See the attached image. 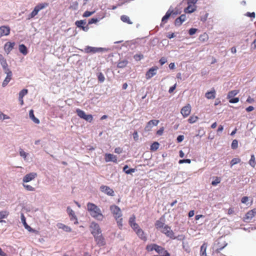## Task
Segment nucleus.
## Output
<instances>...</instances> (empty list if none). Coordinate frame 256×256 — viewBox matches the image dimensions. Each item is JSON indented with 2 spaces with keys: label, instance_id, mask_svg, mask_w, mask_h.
Segmentation results:
<instances>
[{
  "label": "nucleus",
  "instance_id": "nucleus-23",
  "mask_svg": "<svg viewBox=\"0 0 256 256\" xmlns=\"http://www.w3.org/2000/svg\"><path fill=\"white\" fill-rule=\"evenodd\" d=\"M136 233L138 235V236L140 238L141 240H143L144 241H146L147 240V238L144 232V230L140 228L139 229L137 230L136 232Z\"/></svg>",
  "mask_w": 256,
  "mask_h": 256
},
{
  "label": "nucleus",
  "instance_id": "nucleus-11",
  "mask_svg": "<svg viewBox=\"0 0 256 256\" xmlns=\"http://www.w3.org/2000/svg\"><path fill=\"white\" fill-rule=\"evenodd\" d=\"M94 240L96 242L97 245L99 246H102L106 244V242L104 238L102 236V234L94 236Z\"/></svg>",
  "mask_w": 256,
  "mask_h": 256
},
{
  "label": "nucleus",
  "instance_id": "nucleus-31",
  "mask_svg": "<svg viewBox=\"0 0 256 256\" xmlns=\"http://www.w3.org/2000/svg\"><path fill=\"white\" fill-rule=\"evenodd\" d=\"M157 246H158V244H148L146 246V250L148 252H152L154 250L156 251Z\"/></svg>",
  "mask_w": 256,
  "mask_h": 256
},
{
  "label": "nucleus",
  "instance_id": "nucleus-40",
  "mask_svg": "<svg viewBox=\"0 0 256 256\" xmlns=\"http://www.w3.org/2000/svg\"><path fill=\"white\" fill-rule=\"evenodd\" d=\"M198 117L197 116H192L189 118L188 119V122L190 124H193L197 121L198 120Z\"/></svg>",
  "mask_w": 256,
  "mask_h": 256
},
{
  "label": "nucleus",
  "instance_id": "nucleus-51",
  "mask_svg": "<svg viewBox=\"0 0 256 256\" xmlns=\"http://www.w3.org/2000/svg\"><path fill=\"white\" fill-rule=\"evenodd\" d=\"M98 21V19L97 18H92L90 20H89L88 24H96Z\"/></svg>",
  "mask_w": 256,
  "mask_h": 256
},
{
  "label": "nucleus",
  "instance_id": "nucleus-38",
  "mask_svg": "<svg viewBox=\"0 0 256 256\" xmlns=\"http://www.w3.org/2000/svg\"><path fill=\"white\" fill-rule=\"evenodd\" d=\"M159 144L158 142H154L150 146V150L153 151H156L159 148Z\"/></svg>",
  "mask_w": 256,
  "mask_h": 256
},
{
  "label": "nucleus",
  "instance_id": "nucleus-62",
  "mask_svg": "<svg viewBox=\"0 0 256 256\" xmlns=\"http://www.w3.org/2000/svg\"><path fill=\"white\" fill-rule=\"evenodd\" d=\"M166 62V60L164 58H162L160 60V63L162 66Z\"/></svg>",
  "mask_w": 256,
  "mask_h": 256
},
{
  "label": "nucleus",
  "instance_id": "nucleus-14",
  "mask_svg": "<svg viewBox=\"0 0 256 256\" xmlns=\"http://www.w3.org/2000/svg\"><path fill=\"white\" fill-rule=\"evenodd\" d=\"M37 176V174L36 172H30L26 174L22 178V182H28L33 180H34Z\"/></svg>",
  "mask_w": 256,
  "mask_h": 256
},
{
  "label": "nucleus",
  "instance_id": "nucleus-43",
  "mask_svg": "<svg viewBox=\"0 0 256 256\" xmlns=\"http://www.w3.org/2000/svg\"><path fill=\"white\" fill-rule=\"evenodd\" d=\"M128 223L130 226L136 223V216L132 214L129 218Z\"/></svg>",
  "mask_w": 256,
  "mask_h": 256
},
{
  "label": "nucleus",
  "instance_id": "nucleus-48",
  "mask_svg": "<svg viewBox=\"0 0 256 256\" xmlns=\"http://www.w3.org/2000/svg\"><path fill=\"white\" fill-rule=\"evenodd\" d=\"M134 58L136 61H140L144 58V56L142 54H136L134 56Z\"/></svg>",
  "mask_w": 256,
  "mask_h": 256
},
{
  "label": "nucleus",
  "instance_id": "nucleus-45",
  "mask_svg": "<svg viewBox=\"0 0 256 256\" xmlns=\"http://www.w3.org/2000/svg\"><path fill=\"white\" fill-rule=\"evenodd\" d=\"M231 147L232 149L235 150L238 147V142L236 140H232Z\"/></svg>",
  "mask_w": 256,
  "mask_h": 256
},
{
  "label": "nucleus",
  "instance_id": "nucleus-26",
  "mask_svg": "<svg viewBox=\"0 0 256 256\" xmlns=\"http://www.w3.org/2000/svg\"><path fill=\"white\" fill-rule=\"evenodd\" d=\"M5 73L6 74L7 76L2 83V86L4 87L8 84V82L11 80V77L12 76V72L10 70L5 72Z\"/></svg>",
  "mask_w": 256,
  "mask_h": 256
},
{
  "label": "nucleus",
  "instance_id": "nucleus-3",
  "mask_svg": "<svg viewBox=\"0 0 256 256\" xmlns=\"http://www.w3.org/2000/svg\"><path fill=\"white\" fill-rule=\"evenodd\" d=\"M110 210L115 218L118 226L120 228L122 226V213L120 208L116 205H112L110 206Z\"/></svg>",
  "mask_w": 256,
  "mask_h": 256
},
{
  "label": "nucleus",
  "instance_id": "nucleus-27",
  "mask_svg": "<svg viewBox=\"0 0 256 256\" xmlns=\"http://www.w3.org/2000/svg\"><path fill=\"white\" fill-rule=\"evenodd\" d=\"M206 97L208 99H214L216 98V90L213 88L210 91L208 92L205 94Z\"/></svg>",
  "mask_w": 256,
  "mask_h": 256
},
{
  "label": "nucleus",
  "instance_id": "nucleus-39",
  "mask_svg": "<svg viewBox=\"0 0 256 256\" xmlns=\"http://www.w3.org/2000/svg\"><path fill=\"white\" fill-rule=\"evenodd\" d=\"M9 214V212L6 210L0 212V220L6 218Z\"/></svg>",
  "mask_w": 256,
  "mask_h": 256
},
{
  "label": "nucleus",
  "instance_id": "nucleus-6",
  "mask_svg": "<svg viewBox=\"0 0 256 256\" xmlns=\"http://www.w3.org/2000/svg\"><path fill=\"white\" fill-rule=\"evenodd\" d=\"M76 112L81 118L84 119L88 122H91L92 120L93 117L92 114H86L84 111L78 108L76 109Z\"/></svg>",
  "mask_w": 256,
  "mask_h": 256
},
{
  "label": "nucleus",
  "instance_id": "nucleus-20",
  "mask_svg": "<svg viewBox=\"0 0 256 256\" xmlns=\"http://www.w3.org/2000/svg\"><path fill=\"white\" fill-rule=\"evenodd\" d=\"M21 220H22V222L23 223V224H24L25 228L28 231H29L30 232H37L36 230L32 229L30 226H29L27 224V223L26 222V218L23 214H21Z\"/></svg>",
  "mask_w": 256,
  "mask_h": 256
},
{
  "label": "nucleus",
  "instance_id": "nucleus-5",
  "mask_svg": "<svg viewBox=\"0 0 256 256\" xmlns=\"http://www.w3.org/2000/svg\"><path fill=\"white\" fill-rule=\"evenodd\" d=\"M198 0H188V6L184 8V12L185 13H192L196 10V4Z\"/></svg>",
  "mask_w": 256,
  "mask_h": 256
},
{
  "label": "nucleus",
  "instance_id": "nucleus-21",
  "mask_svg": "<svg viewBox=\"0 0 256 256\" xmlns=\"http://www.w3.org/2000/svg\"><path fill=\"white\" fill-rule=\"evenodd\" d=\"M186 14H182L180 16L176 18L174 21V25L176 26H179L184 22L186 20Z\"/></svg>",
  "mask_w": 256,
  "mask_h": 256
},
{
  "label": "nucleus",
  "instance_id": "nucleus-57",
  "mask_svg": "<svg viewBox=\"0 0 256 256\" xmlns=\"http://www.w3.org/2000/svg\"><path fill=\"white\" fill-rule=\"evenodd\" d=\"M164 130V128L162 127L161 128H160V130H158L156 132V134H158V136H162L163 134Z\"/></svg>",
  "mask_w": 256,
  "mask_h": 256
},
{
  "label": "nucleus",
  "instance_id": "nucleus-7",
  "mask_svg": "<svg viewBox=\"0 0 256 256\" xmlns=\"http://www.w3.org/2000/svg\"><path fill=\"white\" fill-rule=\"evenodd\" d=\"M90 228L91 233L94 236L98 235L102 233V230L99 225L95 222H92L90 224Z\"/></svg>",
  "mask_w": 256,
  "mask_h": 256
},
{
  "label": "nucleus",
  "instance_id": "nucleus-15",
  "mask_svg": "<svg viewBox=\"0 0 256 256\" xmlns=\"http://www.w3.org/2000/svg\"><path fill=\"white\" fill-rule=\"evenodd\" d=\"M104 160L106 162H112L117 163V156L113 154L106 153L104 154Z\"/></svg>",
  "mask_w": 256,
  "mask_h": 256
},
{
  "label": "nucleus",
  "instance_id": "nucleus-1",
  "mask_svg": "<svg viewBox=\"0 0 256 256\" xmlns=\"http://www.w3.org/2000/svg\"><path fill=\"white\" fill-rule=\"evenodd\" d=\"M154 226L156 228L162 233L164 234L166 236L172 238L176 239L174 234L171 228L164 224V219L160 218L156 220Z\"/></svg>",
  "mask_w": 256,
  "mask_h": 256
},
{
  "label": "nucleus",
  "instance_id": "nucleus-12",
  "mask_svg": "<svg viewBox=\"0 0 256 256\" xmlns=\"http://www.w3.org/2000/svg\"><path fill=\"white\" fill-rule=\"evenodd\" d=\"M158 70L156 66H153L150 68L146 74V78L147 80L150 79L156 74V72Z\"/></svg>",
  "mask_w": 256,
  "mask_h": 256
},
{
  "label": "nucleus",
  "instance_id": "nucleus-49",
  "mask_svg": "<svg viewBox=\"0 0 256 256\" xmlns=\"http://www.w3.org/2000/svg\"><path fill=\"white\" fill-rule=\"evenodd\" d=\"M20 154L21 156H22L24 158H26L28 154L26 152L22 149L20 148Z\"/></svg>",
  "mask_w": 256,
  "mask_h": 256
},
{
  "label": "nucleus",
  "instance_id": "nucleus-28",
  "mask_svg": "<svg viewBox=\"0 0 256 256\" xmlns=\"http://www.w3.org/2000/svg\"><path fill=\"white\" fill-rule=\"evenodd\" d=\"M29 116L30 118L32 119L34 123L37 124H38L40 123L39 120L35 117L34 113V110H30Z\"/></svg>",
  "mask_w": 256,
  "mask_h": 256
},
{
  "label": "nucleus",
  "instance_id": "nucleus-16",
  "mask_svg": "<svg viewBox=\"0 0 256 256\" xmlns=\"http://www.w3.org/2000/svg\"><path fill=\"white\" fill-rule=\"evenodd\" d=\"M191 112V106L190 104L184 106L180 111V112L184 118L187 117L190 115Z\"/></svg>",
  "mask_w": 256,
  "mask_h": 256
},
{
  "label": "nucleus",
  "instance_id": "nucleus-63",
  "mask_svg": "<svg viewBox=\"0 0 256 256\" xmlns=\"http://www.w3.org/2000/svg\"><path fill=\"white\" fill-rule=\"evenodd\" d=\"M248 200V196H244L242 198L241 202L243 204H246Z\"/></svg>",
  "mask_w": 256,
  "mask_h": 256
},
{
  "label": "nucleus",
  "instance_id": "nucleus-42",
  "mask_svg": "<svg viewBox=\"0 0 256 256\" xmlns=\"http://www.w3.org/2000/svg\"><path fill=\"white\" fill-rule=\"evenodd\" d=\"M241 160L240 158H234L230 161V166H232L234 165L240 163Z\"/></svg>",
  "mask_w": 256,
  "mask_h": 256
},
{
  "label": "nucleus",
  "instance_id": "nucleus-17",
  "mask_svg": "<svg viewBox=\"0 0 256 256\" xmlns=\"http://www.w3.org/2000/svg\"><path fill=\"white\" fill-rule=\"evenodd\" d=\"M85 52L86 53L94 54L102 51L103 48H95L88 46L85 48Z\"/></svg>",
  "mask_w": 256,
  "mask_h": 256
},
{
  "label": "nucleus",
  "instance_id": "nucleus-41",
  "mask_svg": "<svg viewBox=\"0 0 256 256\" xmlns=\"http://www.w3.org/2000/svg\"><path fill=\"white\" fill-rule=\"evenodd\" d=\"M199 39L200 41L204 42L208 40V34L204 33L200 36Z\"/></svg>",
  "mask_w": 256,
  "mask_h": 256
},
{
  "label": "nucleus",
  "instance_id": "nucleus-10",
  "mask_svg": "<svg viewBox=\"0 0 256 256\" xmlns=\"http://www.w3.org/2000/svg\"><path fill=\"white\" fill-rule=\"evenodd\" d=\"M159 123V120H152L149 121L144 128L146 132H149L151 130L153 126H156Z\"/></svg>",
  "mask_w": 256,
  "mask_h": 256
},
{
  "label": "nucleus",
  "instance_id": "nucleus-64",
  "mask_svg": "<svg viewBox=\"0 0 256 256\" xmlns=\"http://www.w3.org/2000/svg\"><path fill=\"white\" fill-rule=\"evenodd\" d=\"M176 84H175L173 86H171L168 92L170 93L172 92H174V90L176 89Z\"/></svg>",
  "mask_w": 256,
  "mask_h": 256
},
{
  "label": "nucleus",
  "instance_id": "nucleus-34",
  "mask_svg": "<svg viewBox=\"0 0 256 256\" xmlns=\"http://www.w3.org/2000/svg\"><path fill=\"white\" fill-rule=\"evenodd\" d=\"M206 245L204 244L200 247V256H206Z\"/></svg>",
  "mask_w": 256,
  "mask_h": 256
},
{
  "label": "nucleus",
  "instance_id": "nucleus-25",
  "mask_svg": "<svg viewBox=\"0 0 256 256\" xmlns=\"http://www.w3.org/2000/svg\"><path fill=\"white\" fill-rule=\"evenodd\" d=\"M172 13H173V11L170 10H169L167 11L165 16H164L163 18H162V23L160 24V26H162V24H164L167 22L168 19L170 18V16L172 15Z\"/></svg>",
  "mask_w": 256,
  "mask_h": 256
},
{
  "label": "nucleus",
  "instance_id": "nucleus-8",
  "mask_svg": "<svg viewBox=\"0 0 256 256\" xmlns=\"http://www.w3.org/2000/svg\"><path fill=\"white\" fill-rule=\"evenodd\" d=\"M66 212L68 214L70 220L72 222V224H78V218L74 212L69 206L67 208Z\"/></svg>",
  "mask_w": 256,
  "mask_h": 256
},
{
  "label": "nucleus",
  "instance_id": "nucleus-36",
  "mask_svg": "<svg viewBox=\"0 0 256 256\" xmlns=\"http://www.w3.org/2000/svg\"><path fill=\"white\" fill-rule=\"evenodd\" d=\"M248 163L252 168L255 167V166L256 164V162L255 160V157L254 154L251 155V158H250V160H249Z\"/></svg>",
  "mask_w": 256,
  "mask_h": 256
},
{
  "label": "nucleus",
  "instance_id": "nucleus-55",
  "mask_svg": "<svg viewBox=\"0 0 256 256\" xmlns=\"http://www.w3.org/2000/svg\"><path fill=\"white\" fill-rule=\"evenodd\" d=\"M130 226L134 232L140 228L138 224L136 222L135 224H133Z\"/></svg>",
  "mask_w": 256,
  "mask_h": 256
},
{
  "label": "nucleus",
  "instance_id": "nucleus-56",
  "mask_svg": "<svg viewBox=\"0 0 256 256\" xmlns=\"http://www.w3.org/2000/svg\"><path fill=\"white\" fill-rule=\"evenodd\" d=\"M197 31V29L195 28H191L190 29L188 33L190 35L192 36Z\"/></svg>",
  "mask_w": 256,
  "mask_h": 256
},
{
  "label": "nucleus",
  "instance_id": "nucleus-46",
  "mask_svg": "<svg viewBox=\"0 0 256 256\" xmlns=\"http://www.w3.org/2000/svg\"><path fill=\"white\" fill-rule=\"evenodd\" d=\"M98 78L100 82H104L105 78L104 74L102 72H99L98 74Z\"/></svg>",
  "mask_w": 256,
  "mask_h": 256
},
{
  "label": "nucleus",
  "instance_id": "nucleus-22",
  "mask_svg": "<svg viewBox=\"0 0 256 256\" xmlns=\"http://www.w3.org/2000/svg\"><path fill=\"white\" fill-rule=\"evenodd\" d=\"M0 64L2 65V66L4 72H6L10 70L8 68V65L6 60L4 58L3 56L1 54H0Z\"/></svg>",
  "mask_w": 256,
  "mask_h": 256
},
{
  "label": "nucleus",
  "instance_id": "nucleus-13",
  "mask_svg": "<svg viewBox=\"0 0 256 256\" xmlns=\"http://www.w3.org/2000/svg\"><path fill=\"white\" fill-rule=\"evenodd\" d=\"M100 190L102 192L105 193L108 196H114V191L112 189L108 186H102L100 187Z\"/></svg>",
  "mask_w": 256,
  "mask_h": 256
},
{
  "label": "nucleus",
  "instance_id": "nucleus-37",
  "mask_svg": "<svg viewBox=\"0 0 256 256\" xmlns=\"http://www.w3.org/2000/svg\"><path fill=\"white\" fill-rule=\"evenodd\" d=\"M128 166L126 165L123 168L124 171L126 174H130L135 172L134 168L128 169Z\"/></svg>",
  "mask_w": 256,
  "mask_h": 256
},
{
  "label": "nucleus",
  "instance_id": "nucleus-59",
  "mask_svg": "<svg viewBox=\"0 0 256 256\" xmlns=\"http://www.w3.org/2000/svg\"><path fill=\"white\" fill-rule=\"evenodd\" d=\"M184 136L180 135L178 136L176 140L178 142H180L184 140Z\"/></svg>",
  "mask_w": 256,
  "mask_h": 256
},
{
  "label": "nucleus",
  "instance_id": "nucleus-35",
  "mask_svg": "<svg viewBox=\"0 0 256 256\" xmlns=\"http://www.w3.org/2000/svg\"><path fill=\"white\" fill-rule=\"evenodd\" d=\"M86 20H78L76 22V25L80 28H82L84 25H86Z\"/></svg>",
  "mask_w": 256,
  "mask_h": 256
},
{
  "label": "nucleus",
  "instance_id": "nucleus-53",
  "mask_svg": "<svg viewBox=\"0 0 256 256\" xmlns=\"http://www.w3.org/2000/svg\"><path fill=\"white\" fill-rule=\"evenodd\" d=\"M190 162H191V160L190 159L180 160L178 162V163L180 164H184V163L190 164Z\"/></svg>",
  "mask_w": 256,
  "mask_h": 256
},
{
  "label": "nucleus",
  "instance_id": "nucleus-47",
  "mask_svg": "<svg viewBox=\"0 0 256 256\" xmlns=\"http://www.w3.org/2000/svg\"><path fill=\"white\" fill-rule=\"evenodd\" d=\"M28 92V90L27 89H23L19 93V97L24 98V96L26 95Z\"/></svg>",
  "mask_w": 256,
  "mask_h": 256
},
{
  "label": "nucleus",
  "instance_id": "nucleus-50",
  "mask_svg": "<svg viewBox=\"0 0 256 256\" xmlns=\"http://www.w3.org/2000/svg\"><path fill=\"white\" fill-rule=\"evenodd\" d=\"M220 179L218 177H216L215 180H213L212 182V184L213 186H216L218 184L220 183Z\"/></svg>",
  "mask_w": 256,
  "mask_h": 256
},
{
  "label": "nucleus",
  "instance_id": "nucleus-32",
  "mask_svg": "<svg viewBox=\"0 0 256 256\" xmlns=\"http://www.w3.org/2000/svg\"><path fill=\"white\" fill-rule=\"evenodd\" d=\"M120 20L124 22L128 23V24H132V22L130 21L129 17L126 15H122L120 16Z\"/></svg>",
  "mask_w": 256,
  "mask_h": 256
},
{
  "label": "nucleus",
  "instance_id": "nucleus-30",
  "mask_svg": "<svg viewBox=\"0 0 256 256\" xmlns=\"http://www.w3.org/2000/svg\"><path fill=\"white\" fill-rule=\"evenodd\" d=\"M19 50L24 55H26L28 54V49L24 44L19 46Z\"/></svg>",
  "mask_w": 256,
  "mask_h": 256
},
{
  "label": "nucleus",
  "instance_id": "nucleus-9",
  "mask_svg": "<svg viewBox=\"0 0 256 256\" xmlns=\"http://www.w3.org/2000/svg\"><path fill=\"white\" fill-rule=\"evenodd\" d=\"M256 214V208L248 211L244 217V220L246 222H250Z\"/></svg>",
  "mask_w": 256,
  "mask_h": 256
},
{
  "label": "nucleus",
  "instance_id": "nucleus-24",
  "mask_svg": "<svg viewBox=\"0 0 256 256\" xmlns=\"http://www.w3.org/2000/svg\"><path fill=\"white\" fill-rule=\"evenodd\" d=\"M15 44L14 42H6L4 46V50L5 52L8 54L13 49L14 46Z\"/></svg>",
  "mask_w": 256,
  "mask_h": 256
},
{
  "label": "nucleus",
  "instance_id": "nucleus-18",
  "mask_svg": "<svg viewBox=\"0 0 256 256\" xmlns=\"http://www.w3.org/2000/svg\"><path fill=\"white\" fill-rule=\"evenodd\" d=\"M156 252L160 255L158 256H170V253L164 248L158 245Z\"/></svg>",
  "mask_w": 256,
  "mask_h": 256
},
{
  "label": "nucleus",
  "instance_id": "nucleus-61",
  "mask_svg": "<svg viewBox=\"0 0 256 256\" xmlns=\"http://www.w3.org/2000/svg\"><path fill=\"white\" fill-rule=\"evenodd\" d=\"M246 16L250 18H254L255 17V13L254 12H248L246 14Z\"/></svg>",
  "mask_w": 256,
  "mask_h": 256
},
{
  "label": "nucleus",
  "instance_id": "nucleus-19",
  "mask_svg": "<svg viewBox=\"0 0 256 256\" xmlns=\"http://www.w3.org/2000/svg\"><path fill=\"white\" fill-rule=\"evenodd\" d=\"M10 33V28L8 26H0V38L8 36Z\"/></svg>",
  "mask_w": 256,
  "mask_h": 256
},
{
  "label": "nucleus",
  "instance_id": "nucleus-60",
  "mask_svg": "<svg viewBox=\"0 0 256 256\" xmlns=\"http://www.w3.org/2000/svg\"><path fill=\"white\" fill-rule=\"evenodd\" d=\"M122 149L118 147V148H116L114 149V152L116 154H120L122 153Z\"/></svg>",
  "mask_w": 256,
  "mask_h": 256
},
{
  "label": "nucleus",
  "instance_id": "nucleus-44",
  "mask_svg": "<svg viewBox=\"0 0 256 256\" xmlns=\"http://www.w3.org/2000/svg\"><path fill=\"white\" fill-rule=\"evenodd\" d=\"M23 186L28 191L34 192L35 190V188L31 186L30 185L23 184Z\"/></svg>",
  "mask_w": 256,
  "mask_h": 256
},
{
  "label": "nucleus",
  "instance_id": "nucleus-33",
  "mask_svg": "<svg viewBox=\"0 0 256 256\" xmlns=\"http://www.w3.org/2000/svg\"><path fill=\"white\" fill-rule=\"evenodd\" d=\"M128 64V60H122L118 62L117 66L118 68H124Z\"/></svg>",
  "mask_w": 256,
  "mask_h": 256
},
{
  "label": "nucleus",
  "instance_id": "nucleus-54",
  "mask_svg": "<svg viewBox=\"0 0 256 256\" xmlns=\"http://www.w3.org/2000/svg\"><path fill=\"white\" fill-rule=\"evenodd\" d=\"M239 102V98H231L229 100V102L232 104L234 103H237Z\"/></svg>",
  "mask_w": 256,
  "mask_h": 256
},
{
  "label": "nucleus",
  "instance_id": "nucleus-29",
  "mask_svg": "<svg viewBox=\"0 0 256 256\" xmlns=\"http://www.w3.org/2000/svg\"><path fill=\"white\" fill-rule=\"evenodd\" d=\"M238 93H239V90H231V91L228 92V96H227V98L228 99H230V98L234 97V96H236Z\"/></svg>",
  "mask_w": 256,
  "mask_h": 256
},
{
  "label": "nucleus",
  "instance_id": "nucleus-4",
  "mask_svg": "<svg viewBox=\"0 0 256 256\" xmlns=\"http://www.w3.org/2000/svg\"><path fill=\"white\" fill-rule=\"evenodd\" d=\"M48 6V4L44 2V3H41L39 4L38 5H36L34 8V10L32 11V12L28 16V18H32L34 17L36 15L38 14V12L46 8V6Z\"/></svg>",
  "mask_w": 256,
  "mask_h": 256
},
{
  "label": "nucleus",
  "instance_id": "nucleus-58",
  "mask_svg": "<svg viewBox=\"0 0 256 256\" xmlns=\"http://www.w3.org/2000/svg\"><path fill=\"white\" fill-rule=\"evenodd\" d=\"M254 102V100L253 98H251L250 96H249L246 102H248L249 104H252Z\"/></svg>",
  "mask_w": 256,
  "mask_h": 256
},
{
  "label": "nucleus",
  "instance_id": "nucleus-2",
  "mask_svg": "<svg viewBox=\"0 0 256 256\" xmlns=\"http://www.w3.org/2000/svg\"><path fill=\"white\" fill-rule=\"evenodd\" d=\"M86 206L87 210L92 217L98 220H103L104 215L100 209L96 205L89 202L87 204Z\"/></svg>",
  "mask_w": 256,
  "mask_h": 256
},
{
  "label": "nucleus",
  "instance_id": "nucleus-52",
  "mask_svg": "<svg viewBox=\"0 0 256 256\" xmlns=\"http://www.w3.org/2000/svg\"><path fill=\"white\" fill-rule=\"evenodd\" d=\"M94 13V12H89V11H86L84 14L83 16L84 17H88L92 15Z\"/></svg>",
  "mask_w": 256,
  "mask_h": 256
}]
</instances>
